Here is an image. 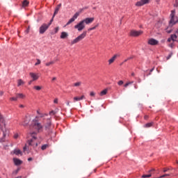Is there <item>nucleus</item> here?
I'll use <instances>...</instances> for the list:
<instances>
[{
    "label": "nucleus",
    "instance_id": "1",
    "mask_svg": "<svg viewBox=\"0 0 178 178\" xmlns=\"http://www.w3.org/2000/svg\"><path fill=\"white\" fill-rule=\"evenodd\" d=\"M85 37H87V31H83L81 35H78L75 39L71 41V45H74V44H77V42H80V41H83Z\"/></svg>",
    "mask_w": 178,
    "mask_h": 178
},
{
    "label": "nucleus",
    "instance_id": "2",
    "mask_svg": "<svg viewBox=\"0 0 178 178\" xmlns=\"http://www.w3.org/2000/svg\"><path fill=\"white\" fill-rule=\"evenodd\" d=\"M30 135L32 138L29 140V145H32V147H37L38 145V143H37V142H35V140H37V133L34 131H31Z\"/></svg>",
    "mask_w": 178,
    "mask_h": 178
},
{
    "label": "nucleus",
    "instance_id": "3",
    "mask_svg": "<svg viewBox=\"0 0 178 178\" xmlns=\"http://www.w3.org/2000/svg\"><path fill=\"white\" fill-rule=\"evenodd\" d=\"M175 13H176L175 10H172L171 11V14H170L171 19H170V24H169V26L170 27H172V26H175V24H176L178 22V17H175Z\"/></svg>",
    "mask_w": 178,
    "mask_h": 178
},
{
    "label": "nucleus",
    "instance_id": "4",
    "mask_svg": "<svg viewBox=\"0 0 178 178\" xmlns=\"http://www.w3.org/2000/svg\"><path fill=\"white\" fill-rule=\"evenodd\" d=\"M32 126L33 129L37 130L38 132L41 131V130L42 129V125H41V124L38 122V120H37L36 119L33 120Z\"/></svg>",
    "mask_w": 178,
    "mask_h": 178
},
{
    "label": "nucleus",
    "instance_id": "5",
    "mask_svg": "<svg viewBox=\"0 0 178 178\" xmlns=\"http://www.w3.org/2000/svg\"><path fill=\"white\" fill-rule=\"evenodd\" d=\"M49 26H51V22L49 24H42L39 29L40 34H44L49 29Z\"/></svg>",
    "mask_w": 178,
    "mask_h": 178
},
{
    "label": "nucleus",
    "instance_id": "6",
    "mask_svg": "<svg viewBox=\"0 0 178 178\" xmlns=\"http://www.w3.org/2000/svg\"><path fill=\"white\" fill-rule=\"evenodd\" d=\"M0 129L1 131L3 130H6V123L5 122V118H3V115L0 113Z\"/></svg>",
    "mask_w": 178,
    "mask_h": 178
},
{
    "label": "nucleus",
    "instance_id": "7",
    "mask_svg": "<svg viewBox=\"0 0 178 178\" xmlns=\"http://www.w3.org/2000/svg\"><path fill=\"white\" fill-rule=\"evenodd\" d=\"M74 29H76L79 31H83V30L86 29V24L81 20L76 25L74 26Z\"/></svg>",
    "mask_w": 178,
    "mask_h": 178
},
{
    "label": "nucleus",
    "instance_id": "8",
    "mask_svg": "<svg viewBox=\"0 0 178 178\" xmlns=\"http://www.w3.org/2000/svg\"><path fill=\"white\" fill-rule=\"evenodd\" d=\"M143 31L139 30V31H136V30H131L129 33V35L130 37H138L140 35H141V34H143Z\"/></svg>",
    "mask_w": 178,
    "mask_h": 178
},
{
    "label": "nucleus",
    "instance_id": "9",
    "mask_svg": "<svg viewBox=\"0 0 178 178\" xmlns=\"http://www.w3.org/2000/svg\"><path fill=\"white\" fill-rule=\"evenodd\" d=\"M80 16V13H76L73 17L67 22L66 26H69V24H71V23H73L76 19H77Z\"/></svg>",
    "mask_w": 178,
    "mask_h": 178
},
{
    "label": "nucleus",
    "instance_id": "10",
    "mask_svg": "<svg viewBox=\"0 0 178 178\" xmlns=\"http://www.w3.org/2000/svg\"><path fill=\"white\" fill-rule=\"evenodd\" d=\"M29 75L31 77L33 81H35L40 79V74L38 73L30 72Z\"/></svg>",
    "mask_w": 178,
    "mask_h": 178
},
{
    "label": "nucleus",
    "instance_id": "11",
    "mask_svg": "<svg viewBox=\"0 0 178 178\" xmlns=\"http://www.w3.org/2000/svg\"><path fill=\"white\" fill-rule=\"evenodd\" d=\"M95 18L94 17H86L83 19L82 21L83 22V24H91L92 22H94Z\"/></svg>",
    "mask_w": 178,
    "mask_h": 178
},
{
    "label": "nucleus",
    "instance_id": "12",
    "mask_svg": "<svg viewBox=\"0 0 178 178\" xmlns=\"http://www.w3.org/2000/svg\"><path fill=\"white\" fill-rule=\"evenodd\" d=\"M149 2V0H140L136 3V6H143V5H146V3H148Z\"/></svg>",
    "mask_w": 178,
    "mask_h": 178
},
{
    "label": "nucleus",
    "instance_id": "13",
    "mask_svg": "<svg viewBox=\"0 0 178 178\" xmlns=\"http://www.w3.org/2000/svg\"><path fill=\"white\" fill-rule=\"evenodd\" d=\"M148 44L149 45H158V44H159V41L154 38H151L148 40Z\"/></svg>",
    "mask_w": 178,
    "mask_h": 178
},
{
    "label": "nucleus",
    "instance_id": "14",
    "mask_svg": "<svg viewBox=\"0 0 178 178\" xmlns=\"http://www.w3.org/2000/svg\"><path fill=\"white\" fill-rule=\"evenodd\" d=\"M29 123H30V118H29L28 117H26V118L24 119V120L21 122L19 124H21L22 126H27V124H29Z\"/></svg>",
    "mask_w": 178,
    "mask_h": 178
},
{
    "label": "nucleus",
    "instance_id": "15",
    "mask_svg": "<svg viewBox=\"0 0 178 178\" xmlns=\"http://www.w3.org/2000/svg\"><path fill=\"white\" fill-rule=\"evenodd\" d=\"M119 56L118 54H115L111 58L108 60V65H112L115 60H116V58Z\"/></svg>",
    "mask_w": 178,
    "mask_h": 178
},
{
    "label": "nucleus",
    "instance_id": "16",
    "mask_svg": "<svg viewBox=\"0 0 178 178\" xmlns=\"http://www.w3.org/2000/svg\"><path fill=\"white\" fill-rule=\"evenodd\" d=\"M61 6H62V3H60L56 6L54 13L53 15V17H55V16H56V15H58V12H59V9H60Z\"/></svg>",
    "mask_w": 178,
    "mask_h": 178
},
{
    "label": "nucleus",
    "instance_id": "17",
    "mask_svg": "<svg viewBox=\"0 0 178 178\" xmlns=\"http://www.w3.org/2000/svg\"><path fill=\"white\" fill-rule=\"evenodd\" d=\"M13 162L16 166H19V165H22V161L19 159H13Z\"/></svg>",
    "mask_w": 178,
    "mask_h": 178
},
{
    "label": "nucleus",
    "instance_id": "18",
    "mask_svg": "<svg viewBox=\"0 0 178 178\" xmlns=\"http://www.w3.org/2000/svg\"><path fill=\"white\" fill-rule=\"evenodd\" d=\"M3 138H0V143H5V137H6V129H3Z\"/></svg>",
    "mask_w": 178,
    "mask_h": 178
},
{
    "label": "nucleus",
    "instance_id": "19",
    "mask_svg": "<svg viewBox=\"0 0 178 178\" xmlns=\"http://www.w3.org/2000/svg\"><path fill=\"white\" fill-rule=\"evenodd\" d=\"M84 98H86L84 95H82L80 97H74V102H77V101H81V99H84Z\"/></svg>",
    "mask_w": 178,
    "mask_h": 178
},
{
    "label": "nucleus",
    "instance_id": "20",
    "mask_svg": "<svg viewBox=\"0 0 178 178\" xmlns=\"http://www.w3.org/2000/svg\"><path fill=\"white\" fill-rule=\"evenodd\" d=\"M68 36H69V34H67V32H62L60 38L62 40H64L65 38H67Z\"/></svg>",
    "mask_w": 178,
    "mask_h": 178
},
{
    "label": "nucleus",
    "instance_id": "21",
    "mask_svg": "<svg viewBox=\"0 0 178 178\" xmlns=\"http://www.w3.org/2000/svg\"><path fill=\"white\" fill-rule=\"evenodd\" d=\"M16 95H17V99L18 98H20L21 99L26 98V95H24L23 93H17Z\"/></svg>",
    "mask_w": 178,
    "mask_h": 178
},
{
    "label": "nucleus",
    "instance_id": "22",
    "mask_svg": "<svg viewBox=\"0 0 178 178\" xmlns=\"http://www.w3.org/2000/svg\"><path fill=\"white\" fill-rule=\"evenodd\" d=\"M45 129L48 130L51 127V120H48L47 124L44 125Z\"/></svg>",
    "mask_w": 178,
    "mask_h": 178
},
{
    "label": "nucleus",
    "instance_id": "23",
    "mask_svg": "<svg viewBox=\"0 0 178 178\" xmlns=\"http://www.w3.org/2000/svg\"><path fill=\"white\" fill-rule=\"evenodd\" d=\"M13 154H15V155H22V150L16 149H14Z\"/></svg>",
    "mask_w": 178,
    "mask_h": 178
},
{
    "label": "nucleus",
    "instance_id": "24",
    "mask_svg": "<svg viewBox=\"0 0 178 178\" xmlns=\"http://www.w3.org/2000/svg\"><path fill=\"white\" fill-rule=\"evenodd\" d=\"M106 94H108V89H104L100 92L99 95L104 97V95H106Z\"/></svg>",
    "mask_w": 178,
    "mask_h": 178
},
{
    "label": "nucleus",
    "instance_id": "25",
    "mask_svg": "<svg viewBox=\"0 0 178 178\" xmlns=\"http://www.w3.org/2000/svg\"><path fill=\"white\" fill-rule=\"evenodd\" d=\"M24 84V81L22 79L17 80V87H20V86H23Z\"/></svg>",
    "mask_w": 178,
    "mask_h": 178
},
{
    "label": "nucleus",
    "instance_id": "26",
    "mask_svg": "<svg viewBox=\"0 0 178 178\" xmlns=\"http://www.w3.org/2000/svg\"><path fill=\"white\" fill-rule=\"evenodd\" d=\"M81 84H82L81 81H77L73 84V87H81Z\"/></svg>",
    "mask_w": 178,
    "mask_h": 178
},
{
    "label": "nucleus",
    "instance_id": "27",
    "mask_svg": "<svg viewBox=\"0 0 178 178\" xmlns=\"http://www.w3.org/2000/svg\"><path fill=\"white\" fill-rule=\"evenodd\" d=\"M34 90H36V91H40V90L42 89V86H35L33 87Z\"/></svg>",
    "mask_w": 178,
    "mask_h": 178
},
{
    "label": "nucleus",
    "instance_id": "28",
    "mask_svg": "<svg viewBox=\"0 0 178 178\" xmlns=\"http://www.w3.org/2000/svg\"><path fill=\"white\" fill-rule=\"evenodd\" d=\"M48 147H49V145L48 144L43 145L41 147V149L42 151H44V149H47V148H48Z\"/></svg>",
    "mask_w": 178,
    "mask_h": 178
},
{
    "label": "nucleus",
    "instance_id": "29",
    "mask_svg": "<svg viewBox=\"0 0 178 178\" xmlns=\"http://www.w3.org/2000/svg\"><path fill=\"white\" fill-rule=\"evenodd\" d=\"M171 39H172V41H176L177 40V35L176 34H172L170 35Z\"/></svg>",
    "mask_w": 178,
    "mask_h": 178
},
{
    "label": "nucleus",
    "instance_id": "30",
    "mask_svg": "<svg viewBox=\"0 0 178 178\" xmlns=\"http://www.w3.org/2000/svg\"><path fill=\"white\" fill-rule=\"evenodd\" d=\"M54 63H55V61H54V60H51V61H50V62H49V63H46V66H51V65H54Z\"/></svg>",
    "mask_w": 178,
    "mask_h": 178
},
{
    "label": "nucleus",
    "instance_id": "31",
    "mask_svg": "<svg viewBox=\"0 0 178 178\" xmlns=\"http://www.w3.org/2000/svg\"><path fill=\"white\" fill-rule=\"evenodd\" d=\"M29 5V1L27 0H24L22 3V6H27Z\"/></svg>",
    "mask_w": 178,
    "mask_h": 178
},
{
    "label": "nucleus",
    "instance_id": "32",
    "mask_svg": "<svg viewBox=\"0 0 178 178\" xmlns=\"http://www.w3.org/2000/svg\"><path fill=\"white\" fill-rule=\"evenodd\" d=\"M20 136V135L18 133H15L13 135V138H15V140H17V138H18Z\"/></svg>",
    "mask_w": 178,
    "mask_h": 178
},
{
    "label": "nucleus",
    "instance_id": "33",
    "mask_svg": "<svg viewBox=\"0 0 178 178\" xmlns=\"http://www.w3.org/2000/svg\"><path fill=\"white\" fill-rule=\"evenodd\" d=\"M152 124H154L153 122H149V123L145 124V127H151L152 126Z\"/></svg>",
    "mask_w": 178,
    "mask_h": 178
},
{
    "label": "nucleus",
    "instance_id": "34",
    "mask_svg": "<svg viewBox=\"0 0 178 178\" xmlns=\"http://www.w3.org/2000/svg\"><path fill=\"white\" fill-rule=\"evenodd\" d=\"M59 31V26H57L54 29V32L52 33V34H56Z\"/></svg>",
    "mask_w": 178,
    "mask_h": 178
},
{
    "label": "nucleus",
    "instance_id": "35",
    "mask_svg": "<svg viewBox=\"0 0 178 178\" xmlns=\"http://www.w3.org/2000/svg\"><path fill=\"white\" fill-rule=\"evenodd\" d=\"M41 63L40 59H37V62L35 63V66H38Z\"/></svg>",
    "mask_w": 178,
    "mask_h": 178
},
{
    "label": "nucleus",
    "instance_id": "36",
    "mask_svg": "<svg viewBox=\"0 0 178 178\" xmlns=\"http://www.w3.org/2000/svg\"><path fill=\"white\" fill-rule=\"evenodd\" d=\"M151 176H152L151 174L149 175H143L142 176L143 178H145V177H151Z\"/></svg>",
    "mask_w": 178,
    "mask_h": 178
},
{
    "label": "nucleus",
    "instance_id": "37",
    "mask_svg": "<svg viewBox=\"0 0 178 178\" xmlns=\"http://www.w3.org/2000/svg\"><path fill=\"white\" fill-rule=\"evenodd\" d=\"M130 59H133V56L128 57L127 59L124 60L123 63L127 62V60H130Z\"/></svg>",
    "mask_w": 178,
    "mask_h": 178
},
{
    "label": "nucleus",
    "instance_id": "38",
    "mask_svg": "<svg viewBox=\"0 0 178 178\" xmlns=\"http://www.w3.org/2000/svg\"><path fill=\"white\" fill-rule=\"evenodd\" d=\"M10 101H17V97H10Z\"/></svg>",
    "mask_w": 178,
    "mask_h": 178
},
{
    "label": "nucleus",
    "instance_id": "39",
    "mask_svg": "<svg viewBox=\"0 0 178 178\" xmlns=\"http://www.w3.org/2000/svg\"><path fill=\"white\" fill-rule=\"evenodd\" d=\"M95 29H97V26H93L92 28H89L88 31H92V30H95Z\"/></svg>",
    "mask_w": 178,
    "mask_h": 178
},
{
    "label": "nucleus",
    "instance_id": "40",
    "mask_svg": "<svg viewBox=\"0 0 178 178\" xmlns=\"http://www.w3.org/2000/svg\"><path fill=\"white\" fill-rule=\"evenodd\" d=\"M175 8H177L178 6V0L175 1V3L174 4Z\"/></svg>",
    "mask_w": 178,
    "mask_h": 178
},
{
    "label": "nucleus",
    "instance_id": "41",
    "mask_svg": "<svg viewBox=\"0 0 178 178\" xmlns=\"http://www.w3.org/2000/svg\"><path fill=\"white\" fill-rule=\"evenodd\" d=\"M90 97H95V92H90Z\"/></svg>",
    "mask_w": 178,
    "mask_h": 178
},
{
    "label": "nucleus",
    "instance_id": "42",
    "mask_svg": "<svg viewBox=\"0 0 178 178\" xmlns=\"http://www.w3.org/2000/svg\"><path fill=\"white\" fill-rule=\"evenodd\" d=\"M47 114H43L40 113V115H39L40 118H44V116H47Z\"/></svg>",
    "mask_w": 178,
    "mask_h": 178
},
{
    "label": "nucleus",
    "instance_id": "43",
    "mask_svg": "<svg viewBox=\"0 0 178 178\" xmlns=\"http://www.w3.org/2000/svg\"><path fill=\"white\" fill-rule=\"evenodd\" d=\"M118 86H122L123 84V81H119L118 83Z\"/></svg>",
    "mask_w": 178,
    "mask_h": 178
},
{
    "label": "nucleus",
    "instance_id": "44",
    "mask_svg": "<svg viewBox=\"0 0 178 178\" xmlns=\"http://www.w3.org/2000/svg\"><path fill=\"white\" fill-rule=\"evenodd\" d=\"M55 113H55V111H51L49 112V115H55Z\"/></svg>",
    "mask_w": 178,
    "mask_h": 178
},
{
    "label": "nucleus",
    "instance_id": "45",
    "mask_svg": "<svg viewBox=\"0 0 178 178\" xmlns=\"http://www.w3.org/2000/svg\"><path fill=\"white\" fill-rule=\"evenodd\" d=\"M168 47H170V48H173V47H175V44L171 43L168 45Z\"/></svg>",
    "mask_w": 178,
    "mask_h": 178
},
{
    "label": "nucleus",
    "instance_id": "46",
    "mask_svg": "<svg viewBox=\"0 0 178 178\" xmlns=\"http://www.w3.org/2000/svg\"><path fill=\"white\" fill-rule=\"evenodd\" d=\"M30 31V27H29L26 31H25V33H26V34H29Z\"/></svg>",
    "mask_w": 178,
    "mask_h": 178
},
{
    "label": "nucleus",
    "instance_id": "47",
    "mask_svg": "<svg viewBox=\"0 0 178 178\" xmlns=\"http://www.w3.org/2000/svg\"><path fill=\"white\" fill-rule=\"evenodd\" d=\"M170 41H172L171 36L168 39V42H170Z\"/></svg>",
    "mask_w": 178,
    "mask_h": 178
},
{
    "label": "nucleus",
    "instance_id": "48",
    "mask_svg": "<svg viewBox=\"0 0 178 178\" xmlns=\"http://www.w3.org/2000/svg\"><path fill=\"white\" fill-rule=\"evenodd\" d=\"M54 104H58V99H55L54 100Z\"/></svg>",
    "mask_w": 178,
    "mask_h": 178
},
{
    "label": "nucleus",
    "instance_id": "49",
    "mask_svg": "<svg viewBox=\"0 0 178 178\" xmlns=\"http://www.w3.org/2000/svg\"><path fill=\"white\" fill-rule=\"evenodd\" d=\"M170 58H172V54H170L167 57V59H170Z\"/></svg>",
    "mask_w": 178,
    "mask_h": 178
},
{
    "label": "nucleus",
    "instance_id": "50",
    "mask_svg": "<svg viewBox=\"0 0 178 178\" xmlns=\"http://www.w3.org/2000/svg\"><path fill=\"white\" fill-rule=\"evenodd\" d=\"M129 85L128 82L124 84V87H125V88L129 87Z\"/></svg>",
    "mask_w": 178,
    "mask_h": 178
},
{
    "label": "nucleus",
    "instance_id": "51",
    "mask_svg": "<svg viewBox=\"0 0 178 178\" xmlns=\"http://www.w3.org/2000/svg\"><path fill=\"white\" fill-rule=\"evenodd\" d=\"M3 95V92L1 91L0 92V97H2Z\"/></svg>",
    "mask_w": 178,
    "mask_h": 178
},
{
    "label": "nucleus",
    "instance_id": "52",
    "mask_svg": "<svg viewBox=\"0 0 178 178\" xmlns=\"http://www.w3.org/2000/svg\"><path fill=\"white\" fill-rule=\"evenodd\" d=\"M19 108H24V105L20 104V105H19Z\"/></svg>",
    "mask_w": 178,
    "mask_h": 178
},
{
    "label": "nucleus",
    "instance_id": "53",
    "mask_svg": "<svg viewBox=\"0 0 178 178\" xmlns=\"http://www.w3.org/2000/svg\"><path fill=\"white\" fill-rule=\"evenodd\" d=\"M28 161L30 162V161H33V158L30 157L28 159Z\"/></svg>",
    "mask_w": 178,
    "mask_h": 178
},
{
    "label": "nucleus",
    "instance_id": "54",
    "mask_svg": "<svg viewBox=\"0 0 178 178\" xmlns=\"http://www.w3.org/2000/svg\"><path fill=\"white\" fill-rule=\"evenodd\" d=\"M52 22H54V17H52V19H51V21H50L49 23H51V24H52Z\"/></svg>",
    "mask_w": 178,
    "mask_h": 178
},
{
    "label": "nucleus",
    "instance_id": "55",
    "mask_svg": "<svg viewBox=\"0 0 178 178\" xmlns=\"http://www.w3.org/2000/svg\"><path fill=\"white\" fill-rule=\"evenodd\" d=\"M168 170H169V169H164V170H163L164 173L166 172H168Z\"/></svg>",
    "mask_w": 178,
    "mask_h": 178
},
{
    "label": "nucleus",
    "instance_id": "56",
    "mask_svg": "<svg viewBox=\"0 0 178 178\" xmlns=\"http://www.w3.org/2000/svg\"><path fill=\"white\" fill-rule=\"evenodd\" d=\"M37 113H38V115H41V113H40V111H37Z\"/></svg>",
    "mask_w": 178,
    "mask_h": 178
},
{
    "label": "nucleus",
    "instance_id": "57",
    "mask_svg": "<svg viewBox=\"0 0 178 178\" xmlns=\"http://www.w3.org/2000/svg\"><path fill=\"white\" fill-rule=\"evenodd\" d=\"M55 80H56V77H53L52 81H55Z\"/></svg>",
    "mask_w": 178,
    "mask_h": 178
},
{
    "label": "nucleus",
    "instance_id": "58",
    "mask_svg": "<svg viewBox=\"0 0 178 178\" xmlns=\"http://www.w3.org/2000/svg\"><path fill=\"white\" fill-rule=\"evenodd\" d=\"M70 102H67V106H69V105H70Z\"/></svg>",
    "mask_w": 178,
    "mask_h": 178
},
{
    "label": "nucleus",
    "instance_id": "59",
    "mask_svg": "<svg viewBox=\"0 0 178 178\" xmlns=\"http://www.w3.org/2000/svg\"><path fill=\"white\" fill-rule=\"evenodd\" d=\"M154 170H149V173H151V172H154Z\"/></svg>",
    "mask_w": 178,
    "mask_h": 178
},
{
    "label": "nucleus",
    "instance_id": "60",
    "mask_svg": "<svg viewBox=\"0 0 178 178\" xmlns=\"http://www.w3.org/2000/svg\"><path fill=\"white\" fill-rule=\"evenodd\" d=\"M133 81H131V82H128V83H129V85H130V84H133Z\"/></svg>",
    "mask_w": 178,
    "mask_h": 178
},
{
    "label": "nucleus",
    "instance_id": "61",
    "mask_svg": "<svg viewBox=\"0 0 178 178\" xmlns=\"http://www.w3.org/2000/svg\"><path fill=\"white\" fill-rule=\"evenodd\" d=\"M26 149H27V147H26V146H25V147H24V151H26Z\"/></svg>",
    "mask_w": 178,
    "mask_h": 178
},
{
    "label": "nucleus",
    "instance_id": "62",
    "mask_svg": "<svg viewBox=\"0 0 178 178\" xmlns=\"http://www.w3.org/2000/svg\"><path fill=\"white\" fill-rule=\"evenodd\" d=\"M33 83V81H30L29 82V84L30 85V84H31Z\"/></svg>",
    "mask_w": 178,
    "mask_h": 178
},
{
    "label": "nucleus",
    "instance_id": "63",
    "mask_svg": "<svg viewBox=\"0 0 178 178\" xmlns=\"http://www.w3.org/2000/svg\"><path fill=\"white\" fill-rule=\"evenodd\" d=\"M168 33H172V31H167Z\"/></svg>",
    "mask_w": 178,
    "mask_h": 178
},
{
    "label": "nucleus",
    "instance_id": "64",
    "mask_svg": "<svg viewBox=\"0 0 178 178\" xmlns=\"http://www.w3.org/2000/svg\"><path fill=\"white\" fill-rule=\"evenodd\" d=\"M134 75H135L134 72H132L131 76H134Z\"/></svg>",
    "mask_w": 178,
    "mask_h": 178
}]
</instances>
